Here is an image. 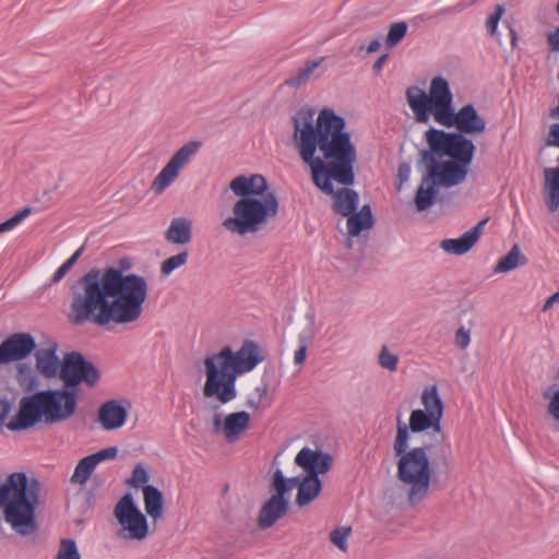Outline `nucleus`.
<instances>
[{
	"label": "nucleus",
	"instance_id": "24",
	"mask_svg": "<svg viewBox=\"0 0 559 559\" xmlns=\"http://www.w3.org/2000/svg\"><path fill=\"white\" fill-rule=\"evenodd\" d=\"M322 481L317 476H302L300 488L297 492L296 503L305 507L311 503L321 492Z\"/></svg>",
	"mask_w": 559,
	"mask_h": 559
},
{
	"label": "nucleus",
	"instance_id": "19",
	"mask_svg": "<svg viewBox=\"0 0 559 559\" xmlns=\"http://www.w3.org/2000/svg\"><path fill=\"white\" fill-rule=\"evenodd\" d=\"M127 417L128 409L117 400L105 402L98 409V421L106 431L122 427Z\"/></svg>",
	"mask_w": 559,
	"mask_h": 559
},
{
	"label": "nucleus",
	"instance_id": "25",
	"mask_svg": "<svg viewBox=\"0 0 559 559\" xmlns=\"http://www.w3.org/2000/svg\"><path fill=\"white\" fill-rule=\"evenodd\" d=\"M546 205L554 213L559 207V167L545 169Z\"/></svg>",
	"mask_w": 559,
	"mask_h": 559
},
{
	"label": "nucleus",
	"instance_id": "28",
	"mask_svg": "<svg viewBox=\"0 0 559 559\" xmlns=\"http://www.w3.org/2000/svg\"><path fill=\"white\" fill-rule=\"evenodd\" d=\"M526 262V257L522 253L520 246L515 243L511 250L498 261L493 267V273H508L519 266L525 265Z\"/></svg>",
	"mask_w": 559,
	"mask_h": 559
},
{
	"label": "nucleus",
	"instance_id": "54",
	"mask_svg": "<svg viewBox=\"0 0 559 559\" xmlns=\"http://www.w3.org/2000/svg\"><path fill=\"white\" fill-rule=\"evenodd\" d=\"M381 46L380 38L372 39L367 46H360L359 51L366 50L367 53L376 52Z\"/></svg>",
	"mask_w": 559,
	"mask_h": 559
},
{
	"label": "nucleus",
	"instance_id": "48",
	"mask_svg": "<svg viewBox=\"0 0 559 559\" xmlns=\"http://www.w3.org/2000/svg\"><path fill=\"white\" fill-rule=\"evenodd\" d=\"M267 392H269V384L264 381H261V383L254 388V391L252 394H254L258 399H260L264 403H267L266 402Z\"/></svg>",
	"mask_w": 559,
	"mask_h": 559
},
{
	"label": "nucleus",
	"instance_id": "53",
	"mask_svg": "<svg viewBox=\"0 0 559 559\" xmlns=\"http://www.w3.org/2000/svg\"><path fill=\"white\" fill-rule=\"evenodd\" d=\"M306 354H307V345L306 344H301L299 346V348L294 354V362L296 365L304 364V361L306 359Z\"/></svg>",
	"mask_w": 559,
	"mask_h": 559
},
{
	"label": "nucleus",
	"instance_id": "33",
	"mask_svg": "<svg viewBox=\"0 0 559 559\" xmlns=\"http://www.w3.org/2000/svg\"><path fill=\"white\" fill-rule=\"evenodd\" d=\"M408 427L402 423L400 419L397 420V432L394 440L393 449L396 456H402L405 453H408L409 447V432Z\"/></svg>",
	"mask_w": 559,
	"mask_h": 559
},
{
	"label": "nucleus",
	"instance_id": "50",
	"mask_svg": "<svg viewBox=\"0 0 559 559\" xmlns=\"http://www.w3.org/2000/svg\"><path fill=\"white\" fill-rule=\"evenodd\" d=\"M11 411V404L5 397H0V426L4 423Z\"/></svg>",
	"mask_w": 559,
	"mask_h": 559
},
{
	"label": "nucleus",
	"instance_id": "41",
	"mask_svg": "<svg viewBox=\"0 0 559 559\" xmlns=\"http://www.w3.org/2000/svg\"><path fill=\"white\" fill-rule=\"evenodd\" d=\"M32 213V209L29 206H25L19 212H16L12 217L7 219L5 222L0 224V234L12 230L20 223H22L29 214Z\"/></svg>",
	"mask_w": 559,
	"mask_h": 559
},
{
	"label": "nucleus",
	"instance_id": "14",
	"mask_svg": "<svg viewBox=\"0 0 559 559\" xmlns=\"http://www.w3.org/2000/svg\"><path fill=\"white\" fill-rule=\"evenodd\" d=\"M274 493L263 503L258 514V526L261 530L272 527L288 511L289 497H284V484L282 479L275 480Z\"/></svg>",
	"mask_w": 559,
	"mask_h": 559
},
{
	"label": "nucleus",
	"instance_id": "3",
	"mask_svg": "<svg viewBox=\"0 0 559 559\" xmlns=\"http://www.w3.org/2000/svg\"><path fill=\"white\" fill-rule=\"evenodd\" d=\"M426 142L429 148L421 152V160L427 164V173L414 199L418 212L433 205L438 188H452L465 181L476 151L467 136L436 128L426 131Z\"/></svg>",
	"mask_w": 559,
	"mask_h": 559
},
{
	"label": "nucleus",
	"instance_id": "10",
	"mask_svg": "<svg viewBox=\"0 0 559 559\" xmlns=\"http://www.w3.org/2000/svg\"><path fill=\"white\" fill-rule=\"evenodd\" d=\"M114 515L122 526L119 535L126 539L143 540L148 534L145 515L134 502L131 493H126L115 506Z\"/></svg>",
	"mask_w": 559,
	"mask_h": 559
},
{
	"label": "nucleus",
	"instance_id": "46",
	"mask_svg": "<svg viewBox=\"0 0 559 559\" xmlns=\"http://www.w3.org/2000/svg\"><path fill=\"white\" fill-rule=\"evenodd\" d=\"M117 454L118 449L116 447H109L91 454V456L95 460V463L98 465L103 461L114 460L117 456Z\"/></svg>",
	"mask_w": 559,
	"mask_h": 559
},
{
	"label": "nucleus",
	"instance_id": "17",
	"mask_svg": "<svg viewBox=\"0 0 559 559\" xmlns=\"http://www.w3.org/2000/svg\"><path fill=\"white\" fill-rule=\"evenodd\" d=\"M333 463V457L328 452L312 450L304 447L295 457V464L301 467L307 475L319 477L320 474L329 472Z\"/></svg>",
	"mask_w": 559,
	"mask_h": 559
},
{
	"label": "nucleus",
	"instance_id": "4",
	"mask_svg": "<svg viewBox=\"0 0 559 559\" xmlns=\"http://www.w3.org/2000/svg\"><path fill=\"white\" fill-rule=\"evenodd\" d=\"M229 189L238 197L231 214L222 222V226L230 234H257L277 215L278 200L274 192L269 191L262 175L237 176L230 181Z\"/></svg>",
	"mask_w": 559,
	"mask_h": 559
},
{
	"label": "nucleus",
	"instance_id": "57",
	"mask_svg": "<svg viewBox=\"0 0 559 559\" xmlns=\"http://www.w3.org/2000/svg\"><path fill=\"white\" fill-rule=\"evenodd\" d=\"M409 173H411V168L407 164H402L400 167H399V177L402 179V180H406L409 176Z\"/></svg>",
	"mask_w": 559,
	"mask_h": 559
},
{
	"label": "nucleus",
	"instance_id": "38",
	"mask_svg": "<svg viewBox=\"0 0 559 559\" xmlns=\"http://www.w3.org/2000/svg\"><path fill=\"white\" fill-rule=\"evenodd\" d=\"M407 23L406 22H396L390 26L388 32L385 44L389 47L396 46L406 35L407 33Z\"/></svg>",
	"mask_w": 559,
	"mask_h": 559
},
{
	"label": "nucleus",
	"instance_id": "58",
	"mask_svg": "<svg viewBox=\"0 0 559 559\" xmlns=\"http://www.w3.org/2000/svg\"><path fill=\"white\" fill-rule=\"evenodd\" d=\"M516 40H518L516 33H515L514 29H511V44H512V46H515Z\"/></svg>",
	"mask_w": 559,
	"mask_h": 559
},
{
	"label": "nucleus",
	"instance_id": "52",
	"mask_svg": "<svg viewBox=\"0 0 559 559\" xmlns=\"http://www.w3.org/2000/svg\"><path fill=\"white\" fill-rule=\"evenodd\" d=\"M548 44L552 51H559V26L548 35Z\"/></svg>",
	"mask_w": 559,
	"mask_h": 559
},
{
	"label": "nucleus",
	"instance_id": "47",
	"mask_svg": "<svg viewBox=\"0 0 559 559\" xmlns=\"http://www.w3.org/2000/svg\"><path fill=\"white\" fill-rule=\"evenodd\" d=\"M455 343L460 348L466 349L471 343L469 330L461 326L455 333Z\"/></svg>",
	"mask_w": 559,
	"mask_h": 559
},
{
	"label": "nucleus",
	"instance_id": "59",
	"mask_svg": "<svg viewBox=\"0 0 559 559\" xmlns=\"http://www.w3.org/2000/svg\"><path fill=\"white\" fill-rule=\"evenodd\" d=\"M557 10H558V12H559V0H558V4H557Z\"/></svg>",
	"mask_w": 559,
	"mask_h": 559
},
{
	"label": "nucleus",
	"instance_id": "2",
	"mask_svg": "<svg viewBox=\"0 0 559 559\" xmlns=\"http://www.w3.org/2000/svg\"><path fill=\"white\" fill-rule=\"evenodd\" d=\"M146 280L120 269H91L71 287L68 318L81 325L129 324L140 319L147 298Z\"/></svg>",
	"mask_w": 559,
	"mask_h": 559
},
{
	"label": "nucleus",
	"instance_id": "18",
	"mask_svg": "<svg viewBox=\"0 0 559 559\" xmlns=\"http://www.w3.org/2000/svg\"><path fill=\"white\" fill-rule=\"evenodd\" d=\"M488 219H481L472 229L465 231L459 238L443 239L440 243V248L450 254L462 255L468 252L480 237L485 225Z\"/></svg>",
	"mask_w": 559,
	"mask_h": 559
},
{
	"label": "nucleus",
	"instance_id": "21",
	"mask_svg": "<svg viewBox=\"0 0 559 559\" xmlns=\"http://www.w3.org/2000/svg\"><path fill=\"white\" fill-rule=\"evenodd\" d=\"M165 239L173 245H187L192 239V223L186 217H175L171 219Z\"/></svg>",
	"mask_w": 559,
	"mask_h": 559
},
{
	"label": "nucleus",
	"instance_id": "49",
	"mask_svg": "<svg viewBox=\"0 0 559 559\" xmlns=\"http://www.w3.org/2000/svg\"><path fill=\"white\" fill-rule=\"evenodd\" d=\"M247 406L251 409H258L260 407L266 408L270 406V403H264L260 399H258L254 394H251L247 399Z\"/></svg>",
	"mask_w": 559,
	"mask_h": 559
},
{
	"label": "nucleus",
	"instance_id": "42",
	"mask_svg": "<svg viewBox=\"0 0 559 559\" xmlns=\"http://www.w3.org/2000/svg\"><path fill=\"white\" fill-rule=\"evenodd\" d=\"M148 481V473L146 468L142 464L135 465V467L132 471V476L129 480V484L133 487H143L146 486L145 484Z\"/></svg>",
	"mask_w": 559,
	"mask_h": 559
},
{
	"label": "nucleus",
	"instance_id": "5",
	"mask_svg": "<svg viewBox=\"0 0 559 559\" xmlns=\"http://www.w3.org/2000/svg\"><path fill=\"white\" fill-rule=\"evenodd\" d=\"M263 359L261 348L252 341H245L236 353L225 346L221 352L206 357L203 395L206 399L215 397L221 404L234 401L238 394V376L252 371Z\"/></svg>",
	"mask_w": 559,
	"mask_h": 559
},
{
	"label": "nucleus",
	"instance_id": "32",
	"mask_svg": "<svg viewBox=\"0 0 559 559\" xmlns=\"http://www.w3.org/2000/svg\"><path fill=\"white\" fill-rule=\"evenodd\" d=\"M96 466L97 464L91 455L83 457L79 461L74 468V473L70 479L71 483L84 485L91 477L92 473L95 471Z\"/></svg>",
	"mask_w": 559,
	"mask_h": 559
},
{
	"label": "nucleus",
	"instance_id": "36",
	"mask_svg": "<svg viewBox=\"0 0 559 559\" xmlns=\"http://www.w3.org/2000/svg\"><path fill=\"white\" fill-rule=\"evenodd\" d=\"M352 534V527L350 526H337L334 528L329 537L331 543L337 547L341 551L346 552L348 549V538Z\"/></svg>",
	"mask_w": 559,
	"mask_h": 559
},
{
	"label": "nucleus",
	"instance_id": "51",
	"mask_svg": "<svg viewBox=\"0 0 559 559\" xmlns=\"http://www.w3.org/2000/svg\"><path fill=\"white\" fill-rule=\"evenodd\" d=\"M466 7H467V4H465V3H457L453 7H448V8L441 9L438 12V14L439 15L457 14V13L462 12Z\"/></svg>",
	"mask_w": 559,
	"mask_h": 559
},
{
	"label": "nucleus",
	"instance_id": "44",
	"mask_svg": "<svg viewBox=\"0 0 559 559\" xmlns=\"http://www.w3.org/2000/svg\"><path fill=\"white\" fill-rule=\"evenodd\" d=\"M545 397L548 399L547 411L549 415L559 423V389L551 395L545 394Z\"/></svg>",
	"mask_w": 559,
	"mask_h": 559
},
{
	"label": "nucleus",
	"instance_id": "15",
	"mask_svg": "<svg viewBox=\"0 0 559 559\" xmlns=\"http://www.w3.org/2000/svg\"><path fill=\"white\" fill-rule=\"evenodd\" d=\"M50 425L68 420L78 406L76 392L67 388L47 390Z\"/></svg>",
	"mask_w": 559,
	"mask_h": 559
},
{
	"label": "nucleus",
	"instance_id": "35",
	"mask_svg": "<svg viewBox=\"0 0 559 559\" xmlns=\"http://www.w3.org/2000/svg\"><path fill=\"white\" fill-rule=\"evenodd\" d=\"M277 479H282V483L284 484V491H283V496L284 497H288V493L295 488V487H298V489L300 488V483H301V479H302V476H295V477H290V478H286L282 472L281 468H276L271 477V490H275V480Z\"/></svg>",
	"mask_w": 559,
	"mask_h": 559
},
{
	"label": "nucleus",
	"instance_id": "9",
	"mask_svg": "<svg viewBox=\"0 0 559 559\" xmlns=\"http://www.w3.org/2000/svg\"><path fill=\"white\" fill-rule=\"evenodd\" d=\"M47 390L37 391L23 396L17 413L11 418L7 427L11 431H23L38 423L50 425Z\"/></svg>",
	"mask_w": 559,
	"mask_h": 559
},
{
	"label": "nucleus",
	"instance_id": "23",
	"mask_svg": "<svg viewBox=\"0 0 559 559\" xmlns=\"http://www.w3.org/2000/svg\"><path fill=\"white\" fill-rule=\"evenodd\" d=\"M346 217L350 237L359 236L362 230L371 229L374 223L369 204H365L358 212L355 211Z\"/></svg>",
	"mask_w": 559,
	"mask_h": 559
},
{
	"label": "nucleus",
	"instance_id": "22",
	"mask_svg": "<svg viewBox=\"0 0 559 559\" xmlns=\"http://www.w3.org/2000/svg\"><path fill=\"white\" fill-rule=\"evenodd\" d=\"M250 424V414L246 411L230 413L225 416V439L233 443L247 430Z\"/></svg>",
	"mask_w": 559,
	"mask_h": 559
},
{
	"label": "nucleus",
	"instance_id": "16",
	"mask_svg": "<svg viewBox=\"0 0 559 559\" xmlns=\"http://www.w3.org/2000/svg\"><path fill=\"white\" fill-rule=\"evenodd\" d=\"M36 347L28 333H14L0 344V365L25 359Z\"/></svg>",
	"mask_w": 559,
	"mask_h": 559
},
{
	"label": "nucleus",
	"instance_id": "56",
	"mask_svg": "<svg viewBox=\"0 0 559 559\" xmlns=\"http://www.w3.org/2000/svg\"><path fill=\"white\" fill-rule=\"evenodd\" d=\"M388 57H389V55H388V53H383V55H381V56H380V57L374 61V63H373V66H372V70H373L376 73H379V72L382 70V68H383V66H384V63H385V61H386Z\"/></svg>",
	"mask_w": 559,
	"mask_h": 559
},
{
	"label": "nucleus",
	"instance_id": "13",
	"mask_svg": "<svg viewBox=\"0 0 559 559\" xmlns=\"http://www.w3.org/2000/svg\"><path fill=\"white\" fill-rule=\"evenodd\" d=\"M445 127H455L459 132L463 135H478L486 130V121L483 117L477 114V110L472 104L464 105L454 112V109L450 111V116H447L440 123Z\"/></svg>",
	"mask_w": 559,
	"mask_h": 559
},
{
	"label": "nucleus",
	"instance_id": "29",
	"mask_svg": "<svg viewBox=\"0 0 559 559\" xmlns=\"http://www.w3.org/2000/svg\"><path fill=\"white\" fill-rule=\"evenodd\" d=\"M421 403L426 413L432 414L440 420L442 419L443 402L438 393L437 385L428 386L423 391Z\"/></svg>",
	"mask_w": 559,
	"mask_h": 559
},
{
	"label": "nucleus",
	"instance_id": "12",
	"mask_svg": "<svg viewBox=\"0 0 559 559\" xmlns=\"http://www.w3.org/2000/svg\"><path fill=\"white\" fill-rule=\"evenodd\" d=\"M201 143L191 141L182 145L162 168L152 182V189L162 193L178 177L180 169L197 154Z\"/></svg>",
	"mask_w": 559,
	"mask_h": 559
},
{
	"label": "nucleus",
	"instance_id": "20",
	"mask_svg": "<svg viewBox=\"0 0 559 559\" xmlns=\"http://www.w3.org/2000/svg\"><path fill=\"white\" fill-rule=\"evenodd\" d=\"M36 369L38 372L47 378H56L61 368V364L57 356V345L51 344L48 347L39 348L35 353Z\"/></svg>",
	"mask_w": 559,
	"mask_h": 559
},
{
	"label": "nucleus",
	"instance_id": "40",
	"mask_svg": "<svg viewBox=\"0 0 559 559\" xmlns=\"http://www.w3.org/2000/svg\"><path fill=\"white\" fill-rule=\"evenodd\" d=\"M378 364L381 368L394 372L397 369L399 356L390 352L388 346L384 345L379 353Z\"/></svg>",
	"mask_w": 559,
	"mask_h": 559
},
{
	"label": "nucleus",
	"instance_id": "27",
	"mask_svg": "<svg viewBox=\"0 0 559 559\" xmlns=\"http://www.w3.org/2000/svg\"><path fill=\"white\" fill-rule=\"evenodd\" d=\"M144 507L146 513L153 519L158 520L163 514V495L162 491L153 486L146 485L143 488Z\"/></svg>",
	"mask_w": 559,
	"mask_h": 559
},
{
	"label": "nucleus",
	"instance_id": "45",
	"mask_svg": "<svg viewBox=\"0 0 559 559\" xmlns=\"http://www.w3.org/2000/svg\"><path fill=\"white\" fill-rule=\"evenodd\" d=\"M219 408L221 407L218 405L212 406V411H213L212 425H213L214 432L223 433L225 436V418L223 419Z\"/></svg>",
	"mask_w": 559,
	"mask_h": 559
},
{
	"label": "nucleus",
	"instance_id": "37",
	"mask_svg": "<svg viewBox=\"0 0 559 559\" xmlns=\"http://www.w3.org/2000/svg\"><path fill=\"white\" fill-rule=\"evenodd\" d=\"M188 261V252L181 251L175 255H171L163 261L160 265V272L167 276L173 273L176 269L185 265Z\"/></svg>",
	"mask_w": 559,
	"mask_h": 559
},
{
	"label": "nucleus",
	"instance_id": "8",
	"mask_svg": "<svg viewBox=\"0 0 559 559\" xmlns=\"http://www.w3.org/2000/svg\"><path fill=\"white\" fill-rule=\"evenodd\" d=\"M396 476L408 486V501L412 504L420 502L427 495L430 485V462L427 447L411 449L399 457Z\"/></svg>",
	"mask_w": 559,
	"mask_h": 559
},
{
	"label": "nucleus",
	"instance_id": "26",
	"mask_svg": "<svg viewBox=\"0 0 559 559\" xmlns=\"http://www.w3.org/2000/svg\"><path fill=\"white\" fill-rule=\"evenodd\" d=\"M440 419L436 418L432 414L426 413L424 409H414L409 416V429L414 433L423 432L428 429H433L440 432Z\"/></svg>",
	"mask_w": 559,
	"mask_h": 559
},
{
	"label": "nucleus",
	"instance_id": "30",
	"mask_svg": "<svg viewBox=\"0 0 559 559\" xmlns=\"http://www.w3.org/2000/svg\"><path fill=\"white\" fill-rule=\"evenodd\" d=\"M324 57L307 61L296 74L292 75L285 81V84L289 87H300L301 85L306 84L310 80L314 70L322 63Z\"/></svg>",
	"mask_w": 559,
	"mask_h": 559
},
{
	"label": "nucleus",
	"instance_id": "11",
	"mask_svg": "<svg viewBox=\"0 0 559 559\" xmlns=\"http://www.w3.org/2000/svg\"><path fill=\"white\" fill-rule=\"evenodd\" d=\"M59 377L63 381L64 388L75 391L82 382L94 386L99 381L100 376L97 368L87 361L82 354L72 352L64 355Z\"/></svg>",
	"mask_w": 559,
	"mask_h": 559
},
{
	"label": "nucleus",
	"instance_id": "43",
	"mask_svg": "<svg viewBox=\"0 0 559 559\" xmlns=\"http://www.w3.org/2000/svg\"><path fill=\"white\" fill-rule=\"evenodd\" d=\"M506 9L503 4H496L495 11L488 16L486 21V29L490 35H495L498 28L499 21L503 15Z\"/></svg>",
	"mask_w": 559,
	"mask_h": 559
},
{
	"label": "nucleus",
	"instance_id": "34",
	"mask_svg": "<svg viewBox=\"0 0 559 559\" xmlns=\"http://www.w3.org/2000/svg\"><path fill=\"white\" fill-rule=\"evenodd\" d=\"M84 251V246H81L67 260L64 261L53 273L52 277L50 278L49 283L45 285V287H50L57 283H59L66 274L70 271V269L76 263L79 258L82 255Z\"/></svg>",
	"mask_w": 559,
	"mask_h": 559
},
{
	"label": "nucleus",
	"instance_id": "39",
	"mask_svg": "<svg viewBox=\"0 0 559 559\" xmlns=\"http://www.w3.org/2000/svg\"><path fill=\"white\" fill-rule=\"evenodd\" d=\"M55 559H81L75 540L62 539Z\"/></svg>",
	"mask_w": 559,
	"mask_h": 559
},
{
	"label": "nucleus",
	"instance_id": "55",
	"mask_svg": "<svg viewBox=\"0 0 559 559\" xmlns=\"http://www.w3.org/2000/svg\"><path fill=\"white\" fill-rule=\"evenodd\" d=\"M559 301V290L547 298L543 306V311L549 310L556 302Z\"/></svg>",
	"mask_w": 559,
	"mask_h": 559
},
{
	"label": "nucleus",
	"instance_id": "7",
	"mask_svg": "<svg viewBox=\"0 0 559 559\" xmlns=\"http://www.w3.org/2000/svg\"><path fill=\"white\" fill-rule=\"evenodd\" d=\"M406 99L416 121L421 123L428 122L430 114L438 123H441L453 109V95L448 81L442 76H436L431 80L429 94L417 86L408 87Z\"/></svg>",
	"mask_w": 559,
	"mask_h": 559
},
{
	"label": "nucleus",
	"instance_id": "1",
	"mask_svg": "<svg viewBox=\"0 0 559 559\" xmlns=\"http://www.w3.org/2000/svg\"><path fill=\"white\" fill-rule=\"evenodd\" d=\"M293 122L295 144L311 169L314 186L333 197L335 213L346 217L355 212L359 195L347 187L355 181L357 152L345 119L323 108L314 121V111L307 108L298 110Z\"/></svg>",
	"mask_w": 559,
	"mask_h": 559
},
{
	"label": "nucleus",
	"instance_id": "31",
	"mask_svg": "<svg viewBox=\"0 0 559 559\" xmlns=\"http://www.w3.org/2000/svg\"><path fill=\"white\" fill-rule=\"evenodd\" d=\"M16 380L26 392H33L38 386V378L29 364L22 362L17 365Z\"/></svg>",
	"mask_w": 559,
	"mask_h": 559
},
{
	"label": "nucleus",
	"instance_id": "6",
	"mask_svg": "<svg viewBox=\"0 0 559 559\" xmlns=\"http://www.w3.org/2000/svg\"><path fill=\"white\" fill-rule=\"evenodd\" d=\"M40 485L24 472L11 473L0 481V510L5 523L20 536L38 531L36 509L39 504Z\"/></svg>",
	"mask_w": 559,
	"mask_h": 559
}]
</instances>
